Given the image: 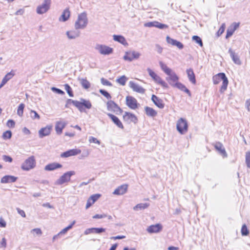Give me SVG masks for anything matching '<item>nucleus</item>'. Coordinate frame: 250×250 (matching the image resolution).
Here are the masks:
<instances>
[{"mask_svg": "<svg viewBox=\"0 0 250 250\" xmlns=\"http://www.w3.org/2000/svg\"><path fill=\"white\" fill-rule=\"evenodd\" d=\"M72 104L75 107H76L81 112H85V108L90 109L92 107V104L90 102L84 99L81 98L80 101L77 100H73L72 99H68L66 101L65 107L66 108L69 107V105Z\"/></svg>", "mask_w": 250, "mask_h": 250, "instance_id": "obj_1", "label": "nucleus"}, {"mask_svg": "<svg viewBox=\"0 0 250 250\" xmlns=\"http://www.w3.org/2000/svg\"><path fill=\"white\" fill-rule=\"evenodd\" d=\"M159 64L162 70L168 76V77L166 78V80L172 86H174L175 84L174 83L177 82L179 80L178 76L162 62H160Z\"/></svg>", "mask_w": 250, "mask_h": 250, "instance_id": "obj_2", "label": "nucleus"}, {"mask_svg": "<svg viewBox=\"0 0 250 250\" xmlns=\"http://www.w3.org/2000/svg\"><path fill=\"white\" fill-rule=\"evenodd\" d=\"M212 81L214 84H218L221 81H223L220 89V92L223 93L227 89L229 81L224 73H219L214 75L212 78Z\"/></svg>", "mask_w": 250, "mask_h": 250, "instance_id": "obj_3", "label": "nucleus"}, {"mask_svg": "<svg viewBox=\"0 0 250 250\" xmlns=\"http://www.w3.org/2000/svg\"><path fill=\"white\" fill-rule=\"evenodd\" d=\"M88 23L86 13L83 12L78 15V19L75 23V28L76 30L84 29Z\"/></svg>", "mask_w": 250, "mask_h": 250, "instance_id": "obj_4", "label": "nucleus"}, {"mask_svg": "<svg viewBox=\"0 0 250 250\" xmlns=\"http://www.w3.org/2000/svg\"><path fill=\"white\" fill-rule=\"evenodd\" d=\"M176 129L181 134H184L188 130V124L187 120L180 118L177 122Z\"/></svg>", "mask_w": 250, "mask_h": 250, "instance_id": "obj_5", "label": "nucleus"}, {"mask_svg": "<svg viewBox=\"0 0 250 250\" xmlns=\"http://www.w3.org/2000/svg\"><path fill=\"white\" fill-rule=\"evenodd\" d=\"M36 160L34 156H31L26 159L21 166V168L28 171L34 168L36 166Z\"/></svg>", "mask_w": 250, "mask_h": 250, "instance_id": "obj_6", "label": "nucleus"}, {"mask_svg": "<svg viewBox=\"0 0 250 250\" xmlns=\"http://www.w3.org/2000/svg\"><path fill=\"white\" fill-rule=\"evenodd\" d=\"M75 174V172L74 171H67L62 175L60 178L55 182V184L57 185H61L65 183H67L70 180L71 177Z\"/></svg>", "mask_w": 250, "mask_h": 250, "instance_id": "obj_7", "label": "nucleus"}, {"mask_svg": "<svg viewBox=\"0 0 250 250\" xmlns=\"http://www.w3.org/2000/svg\"><path fill=\"white\" fill-rule=\"evenodd\" d=\"M95 48L101 54L104 55H108L112 54L113 51L112 48L103 44H97L96 45Z\"/></svg>", "mask_w": 250, "mask_h": 250, "instance_id": "obj_8", "label": "nucleus"}, {"mask_svg": "<svg viewBox=\"0 0 250 250\" xmlns=\"http://www.w3.org/2000/svg\"><path fill=\"white\" fill-rule=\"evenodd\" d=\"M51 0H43L42 4L37 7L36 11L38 14L42 15L45 13L50 9Z\"/></svg>", "mask_w": 250, "mask_h": 250, "instance_id": "obj_9", "label": "nucleus"}, {"mask_svg": "<svg viewBox=\"0 0 250 250\" xmlns=\"http://www.w3.org/2000/svg\"><path fill=\"white\" fill-rule=\"evenodd\" d=\"M140 56L141 54L138 52H136L135 51H127L125 52L123 58L125 61L131 62L134 59H139Z\"/></svg>", "mask_w": 250, "mask_h": 250, "instance_id": "obj_10", "label": "nucleus"}, {"mask_svg": "<svg viewBox=\"0 0 250 250\" xmlns=\"http://www.w3.org/2000/svg\"><path fill=\"white\" fill-rule=\"evenodd\" d=\"M106 105L107 110L109 111H113L116 113L122 112L121 108L113 101H108Z\"/></svg>", "mask_w": 250, "mask_h": 250, "instance_id": "obj_11", "label": "nucleus"}, {"mask_svg": "<svg viewBox=\"0 0 250 250\" xmlns=\"http://www.w3.org/2000/svg\"><path fill=\"white\" fill-rule=\"evenodd\" d=\"M126 104L130 108L132 109H135L138 106L137 100L133 97L130 96L126 97Z\"/></svg>", "mask_w": 250, "mask_h": 250, "instance_id": "obj_12", "label": "nucleus"}, {"mask_svg": "<svg viewBox=\"0 0 250 250\" xmlns=\"http://www.w3.org/2000/svg\"><path fill=\"white\" fill-rule=\"evenodd\" d=\"M81 150L79 149L74 148L66 151L61 154L62 158H67L72 156H75L80 154Z\"/></svg>", "mask_w": 250, "mask_h": 250, "instance_id": "obj_13", "label": "nucleus"}, {"mask_svg": "<svg viewBox=\"0 0 250 250\" xmlns=\"http://www.w3.org/2000/svg\"><path fill=\"white\" fill-rule=\"evenodd\" d=\"M166 41L167 43L170 44L173 46H175L179 49H182L184 48V45L182 43L177 41L176 40L171 38L168 36L166 38Z\"/></svg>", "mask_w": 250, "mask_h": 250, "instance_id": "obj_14", "label": "nucleus"}, {"mask_svg": "<svg viewBox=\"0 0 250 250\" xmlns=\"http://www.w3.org/2000/svg\"><path fill=\"white\" fill-rule=\"evenodd\" d=\"M128 185L124 184L119 186L113 192V194L117 195H121L125 194L127 190Z\"/></svg>", "mask_w": 250, "mask_h": 250, "instance_id": "obj_15", "label": "nucleus"}, {"mask_svg": "<svg viewBox=\"0 0 250 250\" xmlns=\"http://www.w3.org/2000/svg\"><path fill=\"white\" fill-rule=\"evenodd\" d=\"M129 85L134 91L140 93H144L145 92V89L144 88L133 81L129 82Z\"/></svg>", "mask_w": 250, "mask_h": 250, "instance_id": "obj_16", "label": "nucleus"}, {"mask_svg": "<svg viewBox=\"0 0 250 250\" xmlns=\"http://www.w3.org/2000/svg\"><path fill=\"white\" fill-rule=\"evenodd\" d=\"M18 179V177L12 176L7 175L2 177L0 180V183L1 184H7L15 182Z\"/></svg>", "mask_w": 250, "mask_h": 250, "instance_id": "obj_17", "label": "nucleus"}, {"mask_svg": "<svg viewBox=\"0 0 250 250\" xmlns=\"http://www.w3.org/2000/svg\"><path fill=\"white\" fill-rule=\"evenodd\" d=\"M51 129L52 126L51 125H47L45 127L42 128L39 131L40 138H42L45 136H48L50 134Z\"/></svg>", "mask_w": 250, "mask_h": 250, "instance_id": "obj_18", "label": "nucleus"}, {"mask_svg": "<svg viewBox=\"0 0 250 250\" xmlns=\"http://www.w3.org/2000/svg\"><path fill=\"white\" fill-rule=\"evenodd\" d=\"M124 120L128 122H132L136 123L137 122V118L136 116L131 113L125 112V115L123 116Z\"/></svg>", "mask_w": 250, "mask_h": 250, "instance_id": "obj_19", "label": "nucleus"}, {"mask_svg": "<svg viewBox=\"0 0 250 250\" xmlns=\"http://www.w3.org/2000/svg\"><path fill=\"white\" fill-rule=\"evenodd\" d=\"M162 229V226L160 224L152 225L148 227L147 231L150 233H158Z\"/></svg>", "mask_w": 250, "mask_h": 250, "instance_id": "obj_20", "label": "nucleus"}, {"mask_svg": "<svg viewBox=\"0 0 250 250\" xmlns=\"http://www.w3.org/2000/svg\"><path fill=\"white\" fill-rule=\"evenodd\" d=\"M215 149L219 152V153L223 157H227V154L222 144L220 142H217L214 145Z\"/></svg>", "mask_w": 250, "mask_h": 250, "instance_id": "obj_21", "label": "nucleus"}, {"mask_svg": "<svg viewBox=\"0 0 250 250\" xmlns=\"http://www.w3.org/2000/svg\"><path fill=\"white\" fill-rule=\"evenodd\" d=\"M229 53L234 63L238 65L241 64V62L237 54L235 53L231 48L229 49Z\"/></svg>", "mask_w": 250, "mask_h": 250, "instance_id": "obj_22", "label": "nucleus"}, {"mask_svg": "<svg viewBox=\"0 0 250 250\" xmlns=\"http://www.w3.org/2000/svg\"><path fill=\"white\" fill-rule=\"evenodd\" d=\"M151 100L153 103L159 108H163L165 106V104L163 103V101L158 98L155 95H152L151 97Z\"/></svg>", "mask_w": 250, "mask_h": 250, "instance_id": "obj_23", "label": "nucleus"}, {"mask_svg": "<svg viewBox=\"0 0 250 250\" xmlns=\"http://www.w3.org/2000/svg\"><path fill=\"white\" fill-rule=\"evenodd\" d=\"M107 116L110 117V118L112 120V122L119 128L121 129L124 128V126L119 120V119L116 117V116L111 114V113H107Z\"/></svg>", "mask_w": 250, "mask_h": 250, "instance_id": "obj_24", "label": "nucleus"}, {"mask_svg": "<svg viewBox=\"0 0 250 250\" xmlns=\"http://www.w3.org/2000/svg\"><path fill=\"white\" fill-rule=\"evenodd\" d=\"M62 166L57 163H52L45 166L44 170L46 171H52L62 167Z\"/></svg>", "mask_w": 250, "mask_h": 250, "instance_id": "obj_25", "label": "nucleus"}, {"mask_svg": "<svg viewBox=\"0 0 250 250\" xmlns=\"http://www.w3.org/2000/svg\"><path fill=\"white\" fill-rule=\"evenodd\" d=\"M238 26L239 23L236 22L233 23V25L227 29L226 38L227 39L231 36Z\"/></svg>", "mask_w": 250, "mask_h": 250, "instance_id": "obj_26", "label": "nucleus"}, {"mask_svg": "<svg viewBox=\"0 0 250 250\" xmlns=\"http://www.w3.org/2000/svg\"><path fill=\"white\" fill-rule=\"evenodd\" d=\"M66 35L69 40L75 39L80 36V32L78 30H71L67 31Z\"/></svg>", "mask_w": 250, "mask_h": 250, "instance_id": "obj_27", "label": "nucleus"}, {"mask_svg": "<svg viewBox=\"0 0 250 250\" xmlns=\"http://www.w3.org/2000/svg\"><path fill=\"white\" fill-rule=\"evenodd\" d=\"M174 87H176L179 89L181 90L182 91H184L187 93L189 96H191V93L190 91L188 89L186 86L183 83L180 82H176L175 83L174 86Z\"/></svg>", "mask_w": 250, "mask_h": 250, "instance_id": "obj_28", "label": "nucleus"}, {"mask_svg": "<svg viewBox=\"0 0 250 250\" xmlns=\"http://www.w3.org/2000/svg\"><path fill=\"white\" fill-rule=\"evenodd\" d=\"M14 76V73L12 71L8 73L2 79L0 84V89L6 83Z\"/></svg>", "mask_w": 250, "mask_h": 250, "instance_id": "obj_29", "label": "nucleus"}, {"mask_svg": "<svg viewBox=\"0 0 250 250\" xmlns=\"http://www.w3.org/2000/svg\"><path fill=\"white\" fill-rule=\"evenodd\" d=\"M187 73L189 81L193 84L196 83V79L193 70L191 68L187 70Z\"/></svg>", "mask_w": 250, "mask_h": 250, "instance_id": "obj_30", "label": "nucleus"}, {"mask_svg": "<svg viewBox=\"0 0 250 250\" xmlns=\"http://www.w3.org/2000/svg\"><path fill=\"white\" fill-rule=\"evenodd\" d=\"M66 124L61 122H57L55 125V130L57 134L60 135L62 129L65 127Z\"/></svg>", "mask_w": 250, "mask_h": 250, "instance_id": "obj_31", "label": "nucleus"}, {"mask_svg": "<svg viewBox=\"0 0 250 250\" xmlns=\"http://www.w3.org/2000/svg\"><path fill=\"white\" fill-rule=\"evenodd\" d=\"M145 110L146 115L149 117H154L157 114V112L151 107L146 106L145 107Z\"/></svg>", "mask_w": 250, "mask_h": 250, "instance_id": "obj_32", "label": "nucleus"}, {"mask_svg": "<svg viewBox=\"0 0 250 250\" xmlns=\"http://www.w3.org/2000/svg\"><path fill=\"white\" fill-rule=\"evenodd\" d=\"M147 71L149 74V75L152 78V79L156 83H158L161 78L150 68H148Z\"/></svg>", "mask_w": 250, "mask_h": 250, "instance_id": "obj_33", "label": "nucleus"}, {"mask_svg": "<svg viewBox=\"0 0 250 250\" xmlns=\"http://www.w3.org/2000/svg\"><path fill=\"white\" fill-rule=\"evenodd\" d=\"M70 17V11L68 9H65L59 18V21H66Z\"/></svg>", "mask_w": 250, "mask_h": 250, "instance_id": "obj_34", "label": "nucleus"}, {"mask_svg": "<svg viewBox=\"0 0 250 250\" xmlns=\"http://www.w3.org/2000/svg\"><path fill=\"white\" fill-rule=\"evenodd\" d=\"M113 40L115 41L121 43H122L123 45H125L127 44L126 41L125 39V38L121 35H114L113 36Z\"/></svg>", "mask_w": 250, "mask_h": 250, "instance_id": "obj_35", "label": "nucleus"}, {"mask_svg": "<svg viewBox=\"0 0 250 250\" xmlns=\"http://www.w3.org/2000/svg\"><path fill=\"white\" fill-rule=\"evenodd\" d=\"M149 206V204L147 203H140V204H138L137 205H136L135 206H134L133 207V209L134 210H143V209H145V208H146Z\"/></svg>", "mask_w": 250, "mask_h": 250, "instance_id": "obj_36", "label": "nucleus"}, {"mask_svg": "<svg viewBox=\"0 0 250 250\" xmlns=\"http://www.w3.org/2000/svg\"><path fill=\"white\" fill-rule=\"evenodd\" d=\"M79 80L83 88L88 89L90 87V83L86 79L82 78Z\"/></svg>", "mask_w": 250, "mask_h": 250, "instance_id": "obj_37", "label": "nucleus"}, {"mask_svg": "<svg viewBox=\"0 0 250 250\" xmlns=\"http://www.w3.org/2000/svg\"><path fill=\"white\" fill-rule=\"evenodd\" d=\"M127 80V77L123 75L116 80V82L122 85H125Z\"/></svg>", "mask_w": 250, "mask_h": 250, "instance_id": "obj_38", "label": "nucleus"}, {"mask_svg": "<svg viewBox=\"0 0 250 250\" xmlns=\"http://www.w3.org/2000/svg\"><path fill=\"white\" fill-rule=\"evenodd\" d=\"M24 107L25 105L24 104L21 103L19 104L17 110V114L19 116L21 117L23 115Z\"/></svg>", "mask_w": 250, "mask_h": 250, "instance_id": "obj_39", "label": "nucleus"}, {"mask_svg": "<svg viewBox=\"0 0 250 250\" xmlns=\"http://www.w3.org/2000/svg\"><path fill=\"white\" fill-rule=\"evenodd\" d=\"M192 40L198 44L201 47L203 46V43L201 38L198 36L194 35L192 37Z\"/></svg>", "mask_w": 250, "mask_h": 250, "instance_id": "obj_40", "label": "nucleus"}, {"mask_svg": "<svg viewBox=\"0 0 250 250\" xmlns=\"http://www.w3.org/2000/svg\"><path fill=\"white\" fill-rule=\"evenodd\" d=\"M92 233L101 234L105 231V229L103 228H92Z\"/></svg>", "mask_w": 250, "mask_h": 250, "instance_id": "obj_41", "label": "nucleus"}, {"mask_svg": "<svg viewBox=\"0 0 250 250\" xmlns=\"http://www.w3.org/2000/svg\"><path fill=\"white\" fill-rule=\"evenodd\" d=\"M64 88L65 90L66 91L67 93L69 95V96L71 97H73L74 96L71 87L70 86V85L68 84H64Z\"/></svg>", "mask_w": 250, "mask_h": 250, "instance_id": "obj_42", "label": "nucleus"}, {"mask_svg": "<svg viewBox=\"0 0 250 250\" xmlns=\"http://www.w3.org/2000/svg\"><path fill=\"white\" fill-rule=\"evenodd\" d=\"M12 137V132L10 130H7L3 132L2 138L3 139H9Z\"/></svg>", "mask_w": 250, "mask_h": 250, "instance_id": "obj_43", "label": "nucleus"}, {"mask_svg": "<svg viewBox=\"0 0 250 250\" xmlns=\"http://www.w3.org/2000/svg\"><path fill=\"white\" fill-rule=\"evenodd\" d=\"M241 233L243 236H247L249 234V231L245 224L243 225L242 227Z\"/></svg>", "mask_w": 250, "mask_h": 250, "instance_id": "obj_44", "label": "nucleus"}, {"mask_svg": "<svg viewBox=\"0 0 250 250\" xmlns=\"http://www.w3.org/2000/svg\"><path fill=\"white\" fill-rule=\"evenodd\" d=\"M100 194H96L91 195L88 199L92 201V203H94L100 197Z\"/></svg>", "mask_w": 250, "mask_h": 250, "instance_id": "obj_45", "label": "nucleus"}, {"mask_svg": "<svg viewBox=\"0 0 250 250\" xmlns=\"http://www.w3.org/2000/svg\"><path fill=\"white\" fill-rule=\"evenodd\" d=\"M30 117L32 119H40V115L38 114V113L34 110H31L30 112Z\"/></svg>", "mask_w": 250, "mask_h": 250, "instance_id": "obj_46", "label": "nucleus"}, {"mask_svg": "<svg viewBox=\"0 0 250 250\" xmlns=\"http://www.w3.org/2000/svg\"><path fill=\"white\" fill-rule=\"evenodd\" d=\"M155 27L162 29L164 28H167L168 26L167 24H163L158 21H156Z\"/></svg>", "mask_w": 250, "mask_h": 250, "instance_id": "obj_47", "label": "nucleus"}, {"mask_svg": "<svg viewBox=\"0 0 250 250\" xmlns=\"http://www.w3.org/2000/svg\"><path fill=\"white\" fill-rule=\"evenodd\" d=\"M100 93L106 97L107 99H110L111 98V96L110 94L105 90L100 89L99 90Z\"/></svg>", "mask_w": 250, "mask_h": 250, "instance_id": "obj_48", "label": "nucleus"}, {"mask_svg": "<svg viewBox=\"0 0 250 250\" xmlns=\"http://www.w3.org/2000/svg\"><path fill=\"white\" fill-rule=\"evenodd\" d=\"M246 163L247 167L250 168V152H247L246 154Z\"/></svg>", "mask_w": 250, "mask_h": 250, "instance_id": "obj_49", "label": "nucleus"}, {"mask_svg": "<svg viewBox=\"0 0 250 250\" xmlns=\"http://www.w3.org/2000/svg\"><path fill=\"white\" fill-rule=\"evenodd\" d=\"M51 89L52 91H53L57 94H61V95L64 94V91H63L61 89L56 88L55 87H51Z\"/></svg>", "mask_w": 250, "mask_h": 250, "instance_id": "obj_50", "label": "nucleus"}, {"mask_svg": "<svg viewBox=\"0 0 250 250\" xmlns=\"http://www.w3.org/2000/svg\"><path fill=\"white\" fill-rule=\"evenodd\" d=\"M88 140L90 143H93L97 144L98 145H100L101 143V142L99 140H98L97 138H96L93 136H90L89 137Z\"/></svg>", "mask_w": 250, "mask_h": 250, "instance_id": "obj_51", "label": "nucleus"}, {"mask_svg": "<svg viewBox=\"0 0 250 250\" xmlns=\"http://www.w3.org/2000/svg\"><path fill=\"white\" fill-rule=\"evenodd\" d=\"M101 83H102V84H103L104 85H107V86H111L112 85V83L109 81H108L107 80H106L104 78H101Z\"/></svg>", "mask_w": 250, "mask_h": 250, "instance_id": "obj_52", "label": "nucleus"}, {"mask_svg": "<svg viewBox=\"0 0 250 250\" xmlns=\"http://www.w3.org/2000/svg\"><path fill=\"white\" fill-rule=\"evenodd\" d=\"M2 159L5 162L11 163L13 161V159L11 157L6 155L2 156Z\"/></svg>", "mask_w": 250, "mask_h": 250, "instance_id": "obj_53", "label": "nucleus"}, {"mask_svg": "<svg viewBox=\"0 0 250 250\" xmlns=\"http://www.w3.org/2000/svg\"><path fill=\"white\" fill-rule=\"evenodd\" d=\"M6 125L10 128H13L15 126V122L13 120H8Z\"/></svg>", "mask_w": 250, "mask_h": 250, "instance_id": "obj_54", "label": "nucleus"}, {"mask_svg": "<svg viewBox=\"0 0 250 250\" xmlns=\"http://www.w3.org/2000/svg\"><path fill=\"white\" fill-rule=\"evenodd\" d=\"M225 24L224 23L222 24L221 26L220 27L219 29L218 30L217 32V35L218 36H220L225 31Z\"/></svg>", "mask_w": 250, "mask_h": 250, "instance_id": "obj_55", "label": "nucleus"}, {"mask_svg": "<svg viewBox=\"0 0 250 250\" xmlns=\"http://www.w3.org/2000/svg\"><path fill=\"white\" fill-rule=\"evenodd\" d=\"M31 232H35L37 235H41L42 234V231L39 228L34 229L31 230Z\"/></svg>", "mask_w": 250, "mask_h": 250, "instance_id": "obj_56", "label": "nucleus"}, {"mask_svg": "<svg viewBox=\"0 0 250 250\" xmlns=\"http://www.w3.org/2000/svg\"><path fill=\"white\" fill-rule=\"evenodd\" d=\"M155 23L156 21H153V22H148L145 23L144 25L146 27H155Z\"/></svg>", "mask_w": 250, "mask_h": 250, "instance_id": "obj_57", "label": "nucleus"}, {"mask_svg": "<svg viewBox=\"0 0 250 250\" xmlns=\"http://www.w3.org/2000/svg\"><path fill=\"white\" fill-rule=\"evenodd\" d=\"M6 240L5 238H3L0 242V248H6Z\"/></svg>", "mask_w": 250, "mask_h": 250, "instance_id": "obj_58", "label": "nucleus"}, {"mask_svg": "<svg viewBox=\"0 0 250 250\" xmlns=\"http://www.w3.org/2000/svg\"><path fill=\"white\" fill-rule=\"evenodd\" d=\"M158 83L161 84L164 87H166V88H167L168 87L167 84L165 81H164L162 79Z\"/></svg>", "mask_w": 250, "mask_h": 250, "instance_id": "obj_59", "label": "nucleus"}, {"mask_svg": "<svg viewBox=\"0 0 250 250\" xmlns=\"http://www.w3.org/2000/svg\"><path fill=\"white\" fill-rule=\"evenodd\" d=\"M158 83L161 84L164 87H166V88H167L168 87L167 84L165 81H164L162 79Z\"/></svg>", "mask_w": 250, "mask_h": 250, "instance_id": "obj_60", "label": "nucleus"}, {"mask_svg": "<svg viewBox=\"0 0 250 250\" xmlns=\"http://www.w3.org/2000/svg\"><path fill=\"white\" fill-rule=\"evenodd\" d=\"M17 210L18 213L20 214L22 217H25L26 214L23 210H21L19 208H17Z\"/></svg>", "mask_w": 250, "mask_h": 250, "instance_id": "obj_61", "label": "nucleus"}, {"mask_svg": "<svg viewBox=\"0 0 250 250\" xmlns=\"http://www.w3.org/2000/svg\"><path fill=\"white\" fill-rule=\"evenodd\" d=\"M155 47L157 52L161 54L162 52L163 48L158 44H156Z\"/></svg>", "mask_w": 250, "mask_h": 250, "instance_id": "obj_62", "label": "nucleus"}, {"mask_svg": "<svg viewBox=\"0 0 250 250\" xmlns=\"http://www.w3.org/2000/svg\"><path fill=\"white\" fill-rule=\"evenodd\" d=\"M106 217L105 214H96L93 216L94 219H101Z\"/></svg>", "mask_w": 250, "mask_h": 250, "instance_id": "obj_63", "label": "nucleus"}, {"mask_svg": "<svg viewBox=\"0 0 250 250\" xmlns=\"http://www.w3.org/2000/svg\"><path fill=\"white\" fill-rule=\"evenodd\" d=\"M6 224L5 221L2 218H0V227L4 228L6 227Z\"/></svg>", "mask_w": 250, "mask_h": 250, "instance_id": "obj_64", "label": "nucleus"}]
</instances>
